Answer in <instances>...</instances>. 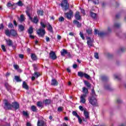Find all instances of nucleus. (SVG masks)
<instances>
[{
  "label": "nucleus",
  "mask_w": 126,
  "mask_h": 126,
  "mask_svg": "<svg viewBox=\"0 0 126 126\" xmlns=\"http://www.w3.org/2000/svg\"><path fill=\"white\" fill-rule=\"evenodd\" d=\"M94 58H95L96 59H99V55H98V54L97 53H94Z\"/></svg>",
  "instance_id": "obj_56"
},
{
  "label": "nucleus",
  "mask_w": 126,
  "mask_h": 126,
  "mask_svg": "<svg viewBox=\"0 0 126 126\" xmlns=\"http://www.w3.org/2000/svg\"><path fill=\"white\" fill-rule=\"evenodd\" d=\"M49 57L50 59L52 60H53L54 61L55 60H57V56L56 55V53L53 51H51L49 53Z\"/></svg>",
  "instance_id": "obj_9"
},
{
  "label": "nucleus",
  "mask_w": 126,
  "mask_h": 126,
  "mask_svg": "<svg viewBox=\"0 0 126 126\" xmlns=\"http://www.w3.org/2000/svg\"><path fill=\"white\" fill-rule=\"evenodd\" d=\"M23 88H24V89H26L27 90H28L29 89V88L28 87V85H27V84L26 83V82H23Z\"/></svg>",
  "instance_id": "obj_19"
},
{
  "label": "nucleus",
  "mask_w": 126,
  "mask_h": 126,
  "mask_svg": "<svg viewBox=\"0 0 126 126\" xmlns=\"http://www.w3.org/2000/svg\"><path fill=\"white\" fill-rule=\"evenodd\" d=\"M86 32L89 35H90V34H92V29H88L86 30Z\"/></svg>",
  "instance_id": "obj_38"
},
{
  "label": "nucleus",
  "mask_w": 126,
  "mask_h": 126,
  "mask_svg": "<svg viewBox=\"0 0 126 126\" xmlns=\"http://www.w3.org/2000/svg\"><path fill=\"white\" fill-rule=\"evenodd\" d=\"M61 54L62 57H64L65 55H70L69 52H67V50L64 49H63L62 50H61Z\"/></svg>",
  "instance_id": "obj_10"
},
{
  "label": "nucleus",
  "mask_w": 126,
  "mask_h": 126,
  "mask_svg": "<svg viewBox=\"0 0 126 126\" xmlns=\"http://www.w3.org/2000/svg\"><path fill=\"white\" fill-rule=\"evenodd\" d=\"M17 4L19 5V6H22V5H23L21 1H19V2H18Z\"/></svg>",
  "instance_id": "obj_57"
},
{
  "label": "nucleus",
  "mask_w": 126,
  "mask_h": 126,
  "mask_svg": "<svg viewBox=\"0 0 126 126\" xmlns=\"http://www.w3.org/2000/svg\"><path fill=\"white\" fill-rule=\"evenodd\" d=\"M87 44L89 47V48H91V47H93V41L91 40V38L90 37H87Z\"/></svg>",
  "instance_id": "obj_8"
},
{
  "label": "nucleus",
  "mask_w": 126,
  "mask_h": 126,
  "mask_svg": "<svg viewBox=\"0 0 126 126\" xmlns=\"http://www.w3.org/2000/svg\"><path fill=\"white\" fill-rule=\"evenodd\" d=\"M1 48L3 52H6V50L5 49V46L3 45H2Z\"/></svg>",
  "instance_id": "obj_47"
},
{
  "label": "nucleus",
  "mask_w": 126,
  "mask_h": 126,
  "mask_svg": "<svg viewBox=\"0 0 126 126\" xmlns=\"http://www.w3.org/2000/svg\"><path fill=\"white\" fill-rule=\"evenodd\" d=\"M5 86L8 91L9 90V89H10V88H11V86H10V85H9V84H8V83H5Z\"/></svg>",
  "instance_id": "obj_35"
},
{
  "label": "nucleus",
  "mask_w": 126,
  "mask_h": 126,
  "mask_svg": "<svg viewBox=\"0 0 126 126\" xmlns=\"http://www.w3.org/2000/svg\"><path fill=\"white\" fill-rule=\"evenodd\" d=\"M15 79L17 82H21L22 80L20 79V77L18 76H15Z\"/></svg>",
  "instance_id": "obj_26"
},
{
  "label": "nucleus",
  "mask_w": 126,
  "mask_h": 126,
  "mask_svg": "<svg viewBox=\"0 0 126 126\" xmlns=\"http://www.w3.org/2000/svg\"><path fill=\"white\" fill-rule=\"evenodd\" d=\"M90 14L91 16L94 19L96 18V16H97V14L96 13H93V12H91L90 13Z\"/></svg>",
  "instance_id": "obj_29"
},
{
  "label": "nucleus",
  "mask_w": 126,
  "mask_h": 126,
  "mask_svg": "<svg viewBox=\"0 0 126 126\" xmlns=\"http://www.w3.org/2000/svg\"><path fill=\"white\" fill-rule=\"evenodd\" d=\"M28 32L30 35H31V34L33 33V28H32V27H30L29 29L28 30Z\"/></svg>",
  "instance_id": "obj_32"
},
{
  "label": "nucleus",
  "mask_w": 126,
  "mask_h": 126,
  "mask_svg": "<svg viewBox=\"0 0 126 126\" xmlns=\"http://www.w3.org/2000/svg\"><path fill=\"white\" fill-rule=\"evenodd\" d=\"M85 74V73H83V72L79 71L78 72V76L82 78L83 76H84Z\"/></svg>",
  "instance_id": "obj_27"
},
{
  "label": "nucleus",
  "mask_w": 126,
  "mask_h": 126,
  "mask_svg": "<svg viewBox=\"0 0 126 126\" xmlns=\"http://www.w3.org/2000/svg\"><path fill=\"white\" fill-rule=\"evenodd\" d=\"M84 84L86 86H87L89 88H90V87H91V84H90V83L88 82V81H84Z\"/></svg>",
  "instance_id": "obj_30"
},
{
  "label": "nucleus",
  "mask_w": 126,
  "mask_h": 126,
  "mask_svg": "<svg viewBox=\"0 0 126 126\" xmlns=\"http://www.w3.org/2000/svg\"><path fill=\"white\" fill-rule=\"evenodd\" d=\"M106 35V33H105L104 32H99L98 33V36L99 37H104Z\"/></svg>",
  "instance_id": "obj_28"
},
{
  "label": "nucleus",
  "mask_w": 126,
  "mask_h": 126,
  "mask_svg": "<svg viewBox=\"0 0 126 126\" xmlns=\"http://www.w3.org/2000/svg\"><path fill=\"white\" fill-rule=\"evenodd\" d=\"M92 96L93 97H96L97 96L96 94H95V91H94V89L92 90Z\"/></svg>",
  "instance_id": "obj_37"
},
{
  "label": "nucleus",
  "mask_w": 126,
  "mask_h": 126,
  "mask_svg": "<svg viewBox=\"0 0 126 126\" xmlns=\"http://www.w3.org/2000/svg\"><path fill=\"white\" fill-rule=\"evenodd\" d=\"M80 36L83 40H85V37H84V35L82 32H80Z\"/></svg>",
  "instance_id": "obj_42"
},
{
  "label": "nucleus",
  "mask_w": 126,
  "mask_h": 126,
  "mask_svg": "<svg viewBox=\"0 0 126 126\" xmlns=\"http://www.w3.org/2000/svg\"><path fill=\"white\" fill-rule=\"evenodd\" d=\"M79 110H80L82 112H83V111H84V110L85 109H84V108H83V106H81V105H80V106H79Z\"/></svg>",
  "instance_id": "obj_46"
},
{
  "label": "nucleus",
  "mask_w": 126,
  "mask_h": 126,
  "mask_svg": "<svg viewBox=\"0 0 126 126\" xmlns=\"http://www.w3.org/2000/svg\"><path fill=\"white\" fill-rule=\"evenodd\" d=\"M72 115H74L75 117H76V118H77L78 117H79V115L77 114V113L76 111H73Z\"/></svg>",
  "instance_id": "obj_41"
},
{
  "label": "nucleus",
  "mask_w": 126,
  "mask_h": 126,
  "mask_svg": "<svg viewBox=\"0 0 126 126\" xmlns=\"http://www.w3.org/2000/svg\"><path fill=\"white\" fill-rule=\"evenodd\" d=\"M37 107L41 108L43 107V102L42 101H38L36 103Z\"/></svg>",
  "instance_id": "obj_31"
},
{
  "label": "nucleus",
  "mask_w": 126,
  "mask_h": 126,
  "mask_svg": "<svg viewBox=\"0 0 126 126\" xmlns=\"http://www.w3.org/2000/svg\"><path fill=\"white\" fill-rule=\"evenodd\" d=\"M32 22H33V23H35V24H37V23L39 22V20L38 19V18L37 17V16H35L33 17Z\"/></svg>",
  "instance_id": "obj_25"
},
{
  "label": "nucleus",
  "mask_w": 126,
  "mask_h": 126,
  "mask_svg": "<svg viewBox=\"0 0 126 126\" xmlns=\"http://www.w3.org/2000/svg\"><path fill=\"white\" fill-rule=\"evenodd\" d=\"M94 2L95 4H98L99 3V0H95L94 1Z\"/></svg>",
  "instance_id": "obj_64"
},
{
  "label": "nucleus",
  "mask_w": 126,
  "mask_h": 126,
  "mask_svg": "<svg viewBox=\"0 0 126 126\" xmlns=\"http://www.w3.org/2000/svg\"><path fill=\"white\" fill-rule=\"evenodd\" d=\"M99 33H100V32H99V31L95 29L94 30V35H97V34H98V35H99Z\"/></svg>",
  "instance_id": "obj_55"
},
{
  "label": "nucleus",
  "mask_w": 126,
  "mask_h": 126,
  "mask_svg": "<svg viewBox=\"0 0 126 126\" xmlns=\"http://www.w3.org/2000/svg\"><path fill=\"white\" fill-rule=\"evenodd\" d=\"M37 34L39 36V37H44L45 36V34H46V31L45 29H42V28H40L37 31Z\"/></svg>",
  "instance_id": "obj_3"
},
{
  "label": "nucleus",
  "mask_w": 126,
  "mask_h": 126,
  "mask_svg": "<svg viewBox=\"0 0 126 126\" xmlns=\"http://www.w3.org/2000/svg\"><path fill=\"white\" fill-rule=\"evenodd\" d=\"M8 28H13V25H12V23H9L8 26Z\"/></svg>",
  "instance_id": "obj_49"
},
{
  "label": "nucleus",
  "mask_w": 126,
  "mask_h": 126,
  "mask_svg": "<svg viewBox=\"0 0 126 126\" xmlns=\"http://www.w3.org/2000/svg\"><path fill=\"white\" fill-rule=\"evenodd\" d=\"M77 118H78V122H79V124H81V123H82V120H81V118H80V117L78 116Z\"/></svg>",
  "instance_id": "obj_54"
},
{
  "label": "nucleus",
  "mask_w": 126,
  "mask_h": 126,
  "mask_svg": "<svg viewBox=\"0 0 126 126\" xmlns=\"http://www.w3.org/2000/svg\"><path fill=\"white\" fill-rule=\"evenodd\" d=\"M18 27H19V31H20V32H22V31H24V26H23V25H19L18 26Z\"/></svg>",
  "instance_id": "obj_20"
},
{
  "label": "nucleus",
  "mask_w": 126,
  "mask_h": 126,
  "mask_svg": "<svg viewBox=\"0 0 126 126\" xmlns=\"http://www.w3.org/2000/svg\"><path fill=\"white\" fill-rule=\"evenodd\" d=\"M5 86L8 91L9 90V89H10V88H11V86H10V85H9V84H8V83H5Z\"/></svg>",
  "instance_id": "obj_34"
},
{
  "label": "nucleus",
  "mask_w": 126,
  "mask_h": 126,
  "mask_svg": "<svg viewBox=\"0 0 126 126\" xmlns=\"http://www.w3.org/2000/svg\"><path fill=\"white\" fill-rule=\"evenodd\" d=\"M14 5V4H12L10 2H8L7 4V7H11V6H13Z\"/></svg>",
  "instance_id": "obj_44"
},
{
  "label": "nucleus",
  "mask_w": 126,
  "mask_h": 126,
  "mask_svg": "<svg viewBox=\"0 0 126 126\" xmlns=\"http://www.w3.org/2000/svg\"><path fill=\"white\" fill-rule=\"evenodd\" d=\"M7 45L10 47L12 46V41L11 39L6 40Z\"/></svg>",
  "instance_id": "obj_23"
},
{
  "label": "nucleus",
  "mask_w": 126,
  "mask_h": 126,
  "mask_svg": "<svg viewBox=\"0 0 126 126\" xmlns=\"http://www.w3.org/2000/svg\"><path fill=\"white\" fill-rule=\"evenodd\" d=\"M33 66L34 70H35V71L37 70V66L36 65V64H33Z\"/></svg>",
  "instance_id": "obj_63"
},
{
  "label": "nucleus",
  "mask_w": 126,
  "mask_h": 126,
  "mask_svg": "<svg viewBox=\"0 0 126 126\" xmlns=\"http://www.w3.org/2000/svg\"><path fill=\"white\" fill-rule=\"evenodd\" d=\"M114 26L116 28H119V27H120L121 26V24L116 23V24H115Z\"/></svg>",
  "instance_id": "obj_53"
},
{
  "label": "nucleus",
  "mask_w": 126,
  "mask_h": 126,
  "mask_svg": "<svg viewBox=\"0 0 126 126\" xmlns=\"http://www.w3.org/2000/svg\"><path fill=\"white\" fill-rule=\"evenodd\" d=\"M26 13H27V15H28V16L29 17H30V19H32V18H31V16L30 15V13H29V10L26 11Z\"/></svg>",
  "instance_id": "obj_48"
},
{
  "label": "nucleus",
  "mask_w": 126,
  "mask_h": 126,
  "mask_svg": "<svg viewBox=\"0 0 126 126\" xmlns=\"http://www.w3.org/2000/svg\"><path fill=\"white\" fill-rule=\"evenodd\" d=\"M86 97H87L86 94H82L80 97V103L81 104H85V103H86Z\"/></svg>",
  "instance_id": "obj_7"
},
{
  "label": "nucleus",
  "mask_w": 126,
  "mask_h": 126,
  "mask_svg": "<svg viewBox=\"0 0 126 126\" xmlns=\"http://www.w3.org/2000/svg\"><path fill=\"white\" fill-rule=\"evenodd\" d=\"M101 79H102L104 81H105L108 79V77L106 76H102L101 77Z\"/></svg>",
  "instance_id": "obj_45"
},
{
  "label": "nucleus",
  "mask_w": 126,
  "mask_h": 126,
  "mask_svg": "<svg viewBox=\"0 0 126 126\" xmlns=\"http://www.w3.org/2000/svg\"><path fill=\"white\" fill-rule=\"evenodd\" d=\"M40 75H41V74H40V73L38 72L37 71L34 72V73H33V76L35 78H38L39 77V76H40Z\"/></svg>",
  "instance_id": "obj_21"
},
{
  "label": "nucleus",
  "mask_w": 126,
  "mask_h": 126,
  "mask_svg": "<svg viewBox=\"0 0 126 126\" xmlns=\"http://www.w3.org/2000/svg\"><path fill=\"white\" fill-rule=\"evenodd\" d=\"M23 114L25 117H28V113L26 111H23Z\"/></svg>",
  "instance_id": "obj_51"
},
{
  "label": "nucleus",
  "mask_w": 126,
  "mask_h": 126,
  "mask_svg": "<svg viewBox=\"0 0 126 126\" xmlns=\"http://www.w3.org/2000/svg\"><path fill=\"white\" fill-rule=\"evenodd\" d=\"M45 105H49L51 103V100L50 99H46L44 102Z\"/></svg>",
  "instance_id": "obj_39"
},
{
  "label": "nucleus",
  "mask_w": 126,
  "mask_h": 126,
  "mask_svg": "<svg viewBox=\"0 0 126 126\" xmlns=\"http://www.w3.org/2000/svg\"><path fill=\"white\" fill-rule=\"evenodd\" d=\"M64 14L68 19H71L72 15H73V12H72V10H69L68 12L64 13Z\"/></svg>",
  "instance_id": "obj_6"
},
{
  "label": "nucleus",
  "mask_w": 126,
  "mask_h": 126,
  "mask_svg": "<svg viewBox=\"0 0 126 126\" xmlns=\"http://www.w3.org/2000/svg\"><path fill=\"white\" fill-rule=\"evenodd\" d=\"M82 92L84 94L83 95L86 94V96H87V94H88V89L85 87H83Z\"/></svg>",
  "instance_id": "obj_18"
},
{
  "label": "nucleus",
  "mask_w": 126,
  "mask_h": 126,
  "mask_svg": "<svg viewBox=\"0 0 126 126\" xmlns=\"http://www.w3.org/2000/svg\"><path fill=\"white\" fill-rule=\"evenodd\" d=\"M63 108L62 107H58V112H62L63 111Z\"/></svg>",
  "instance_id": "obj_59"
},
{
  "label": "nucleus",
  "mask_w": 126,
  "mask_h": 126,
  "mask_svg": "<svg viewBox=\"0 0 126 126\" xmlns=\"http://www.w3.org/2000/svg\"><path fill=\"white\" fill-rule=\"evenodd\" d=\"M40 26H41V28H42V29H45L46 28V27L47 26V24H45V23H44V22H43L42 21H41Z\"/></svg>",
  "instance_id": "obj_22"
},
{
  "label": "nucleus",
  "mask_w": 126,
  "mask_h": 126,
  "mask_svg": "<svg viewBox=\"0 0 126 126\" xmlns=\"http://www.w3.org/2000/svg\"><path fill=\"white\" fill-rule=\"evenodd\" d=\"M61 6L63 11H66L67 9H69V3L68 1H62L61 3Z\"/></svg>",
  "instance_id": "obj_2"
},
{
  "label": "nucleus",
  "mask_w": 126,
  "mask_h": 126,
  "mask_svg": "<svg viewBox=\"0 0 126 126\" xmlns=\"http://www.w3.org/2000/svg\"><path fill=\"white\" fill-rule=\"evenodd\" d=\"M88 100L91 105H93V106H97V99L96 97H92L91 98L89 97Z\"/></svg>",
  "instance_id": "obj_5"
},
{
  "label": "nucleus",
  "mask_w": 126,
  "mask_h": 126,
  "mask_svg": "<svg viewBox=\"0 0 126 126\" xmlns=\"http://www.w3.org/2000/svg\"><path fill=\"white\" fill-rule=\"evenodd\" d=\"M59 84V83L56 79H52L51 81V85L53 86H57Z\"/></svg>",
  "instance_id": "obj_17"
},
{
  "label": "nucleus",
  "mask_w": 126,
  "mask_h": 126,
  "mask_svg": "<svg viewBox=\"0 0 126 126\" xmlns=\"http://www.w3.org/2000/svg\"><path fill=\"white\" fill-rule=\"evenodd\" d=\"M20 21H21V22L24 21V16L23 15H21Z\"/></svg>",
  "instance_id": "obj_43"
},
{
  "label": "nucleus",
  "mask_w": 126,
  "mask_h": 126,
  "mask_svg": "<svg viewBox=\"0 0 126 126\" xmlns=\"http://www.w3.org/2000/svg\"><path fill=\"white\" fill-rule=\"evenodd\" d=\"M64 20V18H63V17H60V18H59V21H60V22H62Z\"/></svg>",
  "instance_id": "obj_58"
},
{
  "label": "nucleus",
  "mask_w": 126,
  "mask_h": 126,
  "mask_svg": "<svg viewBox=\"0 0 126 126\" xmlns=\"http://www.w3.org/2000/svg\"><path fill=\"white\" fill-rule=\"evenodd\" d=\"M5 34L6 36H8V37H10V36H13V37H16L18 36L17 32L15 30L12 29L11 30L7 29L5 30Z\"/></svg>",
  "instance_id": "obj_1"
},
{
  "label": "nucleus",
  "mask_w": 126,
  "mask_h": 126,
  "mask_svg": "<svg viewBox=\"0 0 126 126\" xmlns=\"http://www.w3.org/2000/svg\"><path fill=\"white\" fill-rule=\"evenodd\" d=\"M105 88L106 90H111V87L110 86H105Z\"/></svg>",
  "instance_id": "obj_52"
},
{
  "label": "nucleus",
  "mask_w": 126,
  "mask_h": 126,
  "mask_svg": "<svg viewBox=\"0 0 126 126\" xmlns=\"http://www.w3.org/2000/svg\"><path fill=\"white\" fill-rule=\"evenodd\" d=\"M31 110L32 111V112H36L37 111V107L35 106L34 105H32L31 107Z\"/></svg>",
  "instance_id": "obj_36"
},
{
  "label": "nucleus",
  "mask_w": 126,
  "mask_h": 126,
  "mask_svg": "<svg viewBox=\"0 0 126 126\" xmlns=\"http://www.w3.org/2000/svg\"><path fill=\"white\" fill-rule=\"evenodd\" d=\"M84 115L86 119H89V112L87 111V109H86V108H85L84 110Z\"/></svg>",
  "instance_id": "obj_14"
},
{
  "label": "nucleus",
  "mask_w": 126,
  "mask_h": 126,
  "mask_svg": "<svg viewBox=\"0 0 126 126\" xmlns=\"http://www.w3.org/2000/svg\"><path fill=\"white\" fill-rule=\"evenodd\" d=\"M81 9V12L84 14V15H85V10L83 9Z\"/></svg>",
  "instance_id": "obj_62"
},
{
  "label": "nucleus",
  "mask_w": 126,
  "mask_h": 126,
  "mask_svg": "<svg viewBox=\"0 0 126 126\" xmlns=\"http://www.w3.org/2000/svg\"><path fill=\"white\" fill-rule=\"evenodd\" d=\"M19 58L20 59H23L24 58V55H23V54H19Z\"/></svg>",
  "instance_id": "obj_61"
},
{
  "label": "nucleus",
  "mask_w": 126,
  "mask_h": 126,
  "mask_svg": "<svg viewBox=\"0 0 126 126\" xmlns=\"http://www.w3.org/2000/svg\"><path fill=\"white\" fill-rule=\"evenodd\" d=\"M84 77H85V78H87V79H90V76H89V75L85 73V74L84 75Z\"/></svg>",
  "instance_id": "obj_40"
},
{
  "label": "nucleus",
  "mask_w": 126,
  "mask_h": 126,
  "mask_svg": "<svg viewBox=\"0 0 126 126\" xmlns=\"http://www.w3.org/2000/svg\"><path fill=\"white\" fill-rule=\"evenodd\" d=\"M37 13L38 14V15H41L42 16L43 14H44V11L43 10H37Z\"/></svg>",
  "instance_id": "obj_33"
},
{
  "label": "nucleus",
  "mask_w": 126,
  "mask_h": 126,
  "mask_svg": "<svg viewBox=\"0 0 126 126\" xmlns=\"http://www.w3.org/2000/svg\"><path fill=\"white\" fill-rule=\"evenodd\" d=\"M114 77L116 79H121V78H120V76H118L117 75H114Z\"/></svg>",
  "instance_id": "obj_60"
},
{
  "label": "nucleus",
  "mask_w": 126,
  "mask_h": 126,
  "mask_svg": "<svg viewBox=\"0 0 126 126\" xmlns=\"http://www.w3.org/2000/svg\"><path fill=\"white\" fill-rule=\"evenodd\" d=\"M73 23L74 24H75V25H77V27H78V28L81 27V23H79V22H78L77 20H75L73 22Z\"/></svg>",
  "instance_id": "obj_16"
},
{
  "label": "nucleus",
  "mask_w": 126,
  "mask_h": 126,
  "mask_svg": "<svg viewBox=\"0 0 126 126\" xmlns=\"http://www.w3.org/2000/svg\"><path fill=\"white\" fill-rule=\"evenodd\" d=\"M12 108H14L15 110H17L18 109H19V104L16 102H13L12 103Z\"/></svg>",
  "instance_id": "obj_12"
},
{
  "label": "nucleus",
  "mask_w": 126,
  "mask_h": 126,
  "mask_svg": "<svg viewBox=\"0 0 126 126\" xmlns=\"http://www.w3.org/2000/svg\"><path fill=\"white\" fill-rule=\"evenodd\" d=\"M14 67L15 69H17V70L19 69V66H18V65L17 64H14Z\"/></svg>",
  "instance_id": "obj_50"
},
{
  "label": "nucleus",
  "mask_w": 126,
  "mask_h": 126,
  "mask_svg": "<svg viewBox=\"0 0 126 126\" xmlns=\"http://www.w3.org/2000/svg\"><path fill=\"white\" fill-rule=\"evenodd\" d=\"M31 59L32 60V61H36L37 60V56L36 55L34 54H32L31 55Z\"/></svg>",
  "instance_id": "obj_24"
},
{
  "label": "nucleus",
  "mask_w": 126,
  "mask_h": 126,
  "mask_svg": "<svg viewBox=\"0 0 126 126\" xmlns=\"http://www.w3.org/2000/svg\"><path fill=\"white\" fill-rule=\"evenodd\" d=\"M37 126H47V124L44 121L38 120Z\"/></svg>",
  "instance_id": "obj_11"
},
{
  "label": "nucleus",
  "mask_w": 126,
  "mask_h": 126,
  "mask_svg": "<svg viewBox=\"0 0 126 126\" xmlns=\"http://www.w3.org/2000/svg\"><path fill=\"white\" fill-rule=\"evenodd\" d=\"M75 18L77 20H80L81 19V16L79 12L76 11L75 14Z\"/></svg>",
  "instance_id": "obj_13"
},
{
  "label": "nucleus",
  "mask_w": 126,
  "mask_h": 126,
  "mask_svg": "<svg viewBox=\"0 0 126 126\" xmlns=\"http://www.w3.org/2000/svg\"><path fill=\"white\" fill-rule=\"evenodd\" d=\"M11 108H12V104L9 103L6 99H5L4 108L5 110H11Z\"/></svg>",
  "instance_id": "obj_4"
},
{
  "label": "nucleus",
  "mask_w": 126,
  "mask_h": 126,
  "mask_svg": "<svg viewBox=\"0 0 126 126\" xmlns=\"http://www.w3.org/2000/svg\"><path fill=\"white\" fill-rule=\"evenodd\" d=\"M47 28L48 31H50L51 33L53 32V27H52V25L50 23H48L47 24Z\"/></svg>",
  "instance_id": "obj_15"
}]
</instances>
